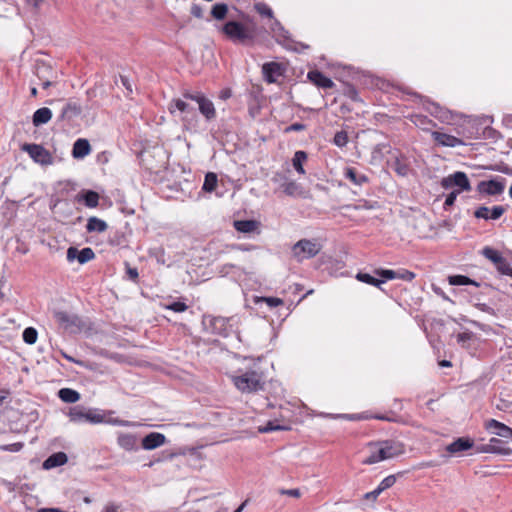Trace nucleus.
Here are the masks:
<instances>
[{"instance_id": "55", "label": "nucleus", "mask_w": 512, "mask_h": 512, "mask_svg": "<svg viewBox=\"0 0 512 512\" xmlns=\"http://www.w3.org/2000/svg\"><path fill=\"white\" fill-rule=\"evenodd\" d=\"M24 444L22 442H16L12 444L7 445H1L0 451H7V452H19L23 448Z\"/></svg>"}, {"instance_id": "26", "label": "nucleus", "mask_w": 512, "mask_h": 512, "mask_svg": "<svg viewBox=\"0 0 512 512\" xmlns=\"http://www.w3.org/2000/svg\"><path fill=\"white\" fill-rule=\"evenodd\" d=\"M99 194L94 190H83L76 196L78 202L84 203L88 208H95L99 204Z\"/></svg>"}, {"instance_id": "63", "label": "nucleus", "mask_w": 512, "mask_h": 512, "mask_svg": "<svg viewBox=\"0 0 512 512\" xmlns=\"http://www.w3.org/2000/svg\"><path fill=\"white\" fill-rule=\"evenodd\" d=\"M512 407V402L505 400L503 398H500L498 403L496 404V408L500 411H507Z\"/></svg>"}, {"instance_id": "35", "label": "nucleus", "mask_w": 512, "mask_h": 512, "mask_svg": "<svg viewBox=\"0 0 512 512\" xmlns=\"http://www.w3.org/2000/svg\"><path fill=\"white\" fill-rule=\"evenodd\" d=\"M282 191L291 197L300 196L302 194V187L294 180L289 179L281 184Z\"/></svg>"}, {"instance_id": "52", "label": "nucleus", "mask_w": 512, "mask_h": 512, "mask_svg": "<svg viewBox=\"0 0 512 512\" xmlns=\"http://www.w3.org/2000/svg\"><path fill=\"white\" fill-rule=\"evenodd\" d=\"M255 8H256V11L262 15V16H267L269 17L271 20L274 18L273 17V11L272 9L267 6L266 4L264 3H258L255 5Z\"/></svg>"}, {"instance_id": "42", "label": "nucleus", "mask_w": 512, "mask_h": 512, "mask_svg": "<svg viewBox=\"0 0 512 512\" xmlns=\"http://www.w3.org/2000/svg\"><path fill=\"white\" fill-rule=\"evenodd\" d=\"M217 183H218L217 175L213 172H208L205 175L202 190L205 192H212L217 187Z\"/></svg>"}, {"instance_id": "56", "label": "nucleus", "mask_w": 512, "mask_h": 512, "mask_svg": "<svg viewBox=\"0 0 512 512\" xmlns=\"http://www.w3.org/2000/svg\"><path fill=\"white\" fill-rule=\"evenodd\" d=\"M460 194V191H452L450 192L447 196H446V199H445V202H444V209L447 210L449 207L453 206L456 199H457V196Z\"/></svg>"}, {"instance_id": "3", "label": "nucleus", "mask_w": 512, "mask_h": 512, "mask_svg": "<svg viewBox=\"0 0 512 512\" xmlns=\"http://www.w3.org/2000/svg\"><path fill=\"white\" fill-rule=\"evenodd\" d=\"M233 383L242 393H254L264 389L265 381L262 373L249 370L245 373L234 376Z\"/></svg>"}, {"instance_id": "34", "label": "nucleus", "mask_w": 512, "mask_h": 512, "mask_svg": "<svg viewBox=\"0 0 512 512\" xmlns=\"http://www.w3.org/2000/svg\"><path fill=\"white\" fill-rule=\"evenodd\" d=\"M308 154L303 150H298L292 158V166L299 174H305L304 163L307 161Z\"/></svg>"}, {"instance_id": "8", "label": "nucleus", "mask_w": 512, "mask_h": 512, "mask_svg": "<svg viewBox=\"0 0 512 512\" xmlns=\"http://www.w3.org/2000/svg\"><path fill=\"white\" fill-rule=\"evenodd\" d=\"M54 319L64 330L70 333H76L83 327V322L78 315L66 311H55Z\"/></svg>"}, {"instance_id": "51", "label": "nucleus", "mask_w": 512, "mask_h": 512, "mask_svg": "<svg viewBox=\"0 0 512 512\" xmlns=\"http://www.w3.org/2000/svg\"><path fill=\"white\" fill-rule=\"evenodd\" d=\"M396 482V476L395 475H388L385 477L377 486L382 492L391 488Z\"/></svg>"}, {"instance_id": "23", "label": "nucleus", "mask_w": 512, "mask_h": 512, "mask_svg": "<svg viewBox=\"0 0 512 512\" xmlns=\"http://www.w3.org/2000/svg\"><path fill=\"white\" fill-rule=\"evenodd\" d=\"M343 175L345 179L356 186H363L369 182L368 176L354 167H346L343 171Z\"/></svg>"}, {"instance_id": "18", "label": "nucleus", "mask_w": 512, "mask_h": 512, "mask_svg": "<svg viewBox=\"0 0 512 512\" xmlns=\"http://www.w3.org/2000/svg\"><path fill=\"white\" fill-rule=\"evenodd\" d=\"M117 444L123 450L128 452L137 451L139 449L138 438L135 434L132 433L118 432Z\"/></svg>"}, {"instance_id": "21", "label": "nucleus", "mask_w": 512, "mask_h": 512, "mask_svg": "<svg viewBox=\"0 0 512 512\" xmlns=\"http://www.w3.org/2000/svg\"><path fill=\"white\" fill-rule=\"evenodd\" d=\"M307 77L314 85H316L319 88L331 89L335 85L330 78H328L319 70L309 71Z\"/></svg>"}, {"instance_id": "48", "label": "nucleus", "mask_w": 512, "mask_h": 512, "mask_svg": "<svg viewBox=\"0 0 512 512\" xmlns=\"http://www.w3.org/2000/svg\"><path fill=\"white\" fill-rule=\"evenodd\" d=\"M333 143L334 145H336L337 147H345L348 143V134L346 131L344 130H341V131H338L335 133L334 135V138H333Z\"/></svg>"}, {"instance_id": "24", "label": "nucleus", "mask_w": 512, "mask_h": 512, "mask_svg": "<svg viewBox=\"0 0 512 512\" xmlns=\"http://www.w3.org/2000/svg\"><path fill=\"white\" fill-rule=\"evenodd\" d=\"M67 461H68L67 454L60 451V452H56V453H53L50 456H48L44 460L42 467L45 470H50V469H53V468H56V467L66 464Z\"/></svg>"}, {"instance_id": "45", "label": "nucleus", "mask_w": 512, "mask_h": 512, "mask_svg": "<svg viewBox=\"0 0 512 512\" xmlns=\"http://www.w3.org/2000/svg\"><path fill=\"white\" fill-rule=\"evenodd\" d=\"M22 337L25 343L32 345L37 341L38 332L33 327H27L24 329Z\"/></svg>"}, {"instance_id": "28", "label": "nucleus", "mask_w": 512, "mask_h": 512, "mask_svg": "<svg viewBox=\"0 0 512 512\" xmlns=\"http://www.w3.org/2000/svg\"><path fill=\"white\" fill-rule=\"evenodd\" d=\"M489 442L492 454H498L502 456H510L512 454V449L508 446L506 441L493 437L489 440Z\"/></svg>"}, {"instance_id": "13", "label": "nucleus", "mask_w": 512, "mask_h": 512, "mask_svg": "<svg viewBox=\"0 0 512 512\" xmlns=\"http://www.w3.org/2000/svg\"><path fill=\"white\" fill-rule=\"evenodd\" d=\"M95 258V253L90 247L78 250L76 247H69L67 250V260L72 262L77 260L80 264H85Z\"/></svg>"}, {"instance_id": "20", "label": "nucleus", "mask_w": 512, "mask_h": 512, "mask_svg": "<svg viewBox=\"0 0 512 512\" xmlns=\"http://www.w3.org/2000/svg\"><path fill=\"white\" fill-rule=\"evenodd\" d=\"M432 138L438 145L445 147H456L459 145H464V142L461 139L453 135H449L438 131L432 132Z\"/></svg>"}, {"instance_id": "27", "label": "nucleus", "mask_w": 512, "mask_h": 512, "mask_svg": "<svg viewBox=\"0 0 512 512\" xmlns=\"http://www.w3.org/2000/svg\"><path fill=\"white\" fill-rule=\"evenodd\" d=\"M91 152V145L87 139H77L72 148V156L75 159H82Z\"/></svg>"}, {"instance_id": "59", "label": "nucleus", "mask_w": 512, "mask_h": 512, "mask_svg": "<svg viewBox=\"0 0 512 512\" xmlns=\"http://www.w3.org/2000/svg\"><path fill=\"white\" fill-rule=\"evenodd\" d=\"M473 335L474 334L471 331H466V332L459 333L457 335V342L459 344L464 345L467 341H470L472 339Z\"/></svg>"}, {"instance_id": "60", "label": "nucleus", "mask_w": 512, "mask_h": 512, "mask_svg": "<svg viewBox=\"0 0 512 512\" xmlns=\"http://www.w3.org/2000/svg\"><path fill=\"white\" fill-rule=\"evenodd\" d=\"M306 129V125L302 123H293L284 129L285 133L298 132Z\"/></svg>"}, {"instance_id": "14", "label": "nucleus", "mask_w": 512, "mask_h": 512, "mask_svg": "<svg viewBox=\"0 0 512 512\" xmlns=\"http://www.w3.org/2000/svg\"><path fill=\"white\" fill-rule=\"evenodd\" d=\"M378 446L383 447L387 460L397 457L405 451L403 443L394 439L378 441Z\"/></svg>"}, {"instance_id": "1", "label": "nucleus", "mask_w": 512, "mask_h": 512, "mask_svg": "<svg viewBox=\"0 0 512 512\" xmlns=\"http://www.w3.org/2000/svg\"><path fill=\"white\" fill-rule=\"evenodd\" d=\"M195 94V91L186 90L179 98H173L168 103V111L172 115H178L187 130H195L198 126V114L196 112V104L188 95Z\"/></svg>"}, {"instance_id": "37", "label": "nucleus", "mask_w": 512, "mask_h": 512, "mask_svg": "<svg viewBox=\"0 0 512 512\" xmlns=\"http://www.w3.org/2000/svg\"><path fill=\"white\" fill-rule=\"evenodd\" d=\"M448 282L452 286H465V285H474L476 287H479L480 284L476 282L475 280L469 278L466 275H450L448 277Z\"/></svg>"}, {"instance_id": "9", "label": "nucleus", "mask_w": 512, "mask_h": 512, "mask_svg": "<svg viewBox=\"0 0 512 512\" xmlns=\"http://www.w3.org/2000/svg\"><path fill=\"white\" fill-rule=\"evenodd\" d=\"M22 150L27 152L34 162L41 165L53 164V156L51 153L39 144H24Z\"/></svg>"}, {"instance_id": "62", "label": "nucleus", "mask_w": 512, "mask_h": 512, "mask_svg": "<svg viewBox=\"0 0 512 512\" xmlns=\"http://www.w3.org/2000/svg\"><path fill=\"white\" fill-rule=\"evenodd\" d=\"M279 493L281 495H287V496H291V497H295V498H299L301 496V492L297 488H295V489H280Z\"/></svg>"}, {"instance_id": "33", "label": "nucleus", "mask_w": 512, "mask_h": 512, "mask_svg": "<svg viewBox=\"0 0 512 512\" xmlns=\"http://www.w3.org/2000/svg\"><path fill=\"white\" fill-rule=\"evenodd\" d=\"M259 222L253 219L237 220L234 222V228L240 233H251L258 228Z\"/></svg>"}, {"instance_id": "57", "label": "nucleus", "mask_w": 512, "mask_h": 512, "mask_svg": "<svg viewBox=\"0 0 512 512\" xmlns=\"http://www.w3.org/2000/svg\"><path fill=\"white\" fill-rule=\"evenodd\" d=\"M261 300L265 302L269 307H277L283 304V300L277 297H262Z\"/></svg>"}, {"instance_id": "40", "label": "nucleus", "mask_w": 512, "mask_h": 512, "mask_svg": "<svg viewBox=\"0 0 512 512\" xmlns=\"http://www.w3.org/2000/svg\"><path fill=\"white\" fill-rule=\"evenodd\" d=\"M391 168L402 177H405L409 173L408 164L400 157L395 156L394 161L391 163Z\"/></svg>"}, {"instance_id": "36", "label": "nucleus", "mask_w": 512, "mask_h": 512, "mask_svg": "<svg viewBox=\"0 0 512 512\" xmlns=\"http://www.w3.org/2000/svg\"><path fill=\"white\" fill-rule=\"evenodd\" d=\"M58 397L65 403H76L80 399V393L71 388H61L58 391Z\"/></svg>"}, {"instance_id": "44", "label": "nucleus", "mask_w": 512, "mask_h": 512, "mask_svg": "<svg viewBox=\"0 0 512 512\" xmlns=\"http://www.w3.org/2000/svg\"><path fill=\"white\" fill-rule=\"evenodd\" d=\"M289 430L288 426L276 424L275 421H268L265 426L259 427L260 433Z\"/></svg>"}, {"instance_id": "12", "label": "nucleus", "mask_w": 512, "mask_h": 512, "mask_svg": "<svg viewBox=\"0 0 512 512\" xmlns=\"http://www.w3.org/2000/svg\"><path fill=\"white\" fill-rule=\"evenodd\" d=\"M286 67L279 62H267L262 65V74L264 80L269 83H276L279 77L284 76Z\"/></svg>"}, {"instance_id": "53", "label": "nucleus", "mask_w": 512, "mask_h": 512, "mask_svg": "<svg viewBox=\"0 0 512 512\" xmlns=\"http://www.w3.org/2000/svg\"><path fill=\"white\" fill-rule=\"evenodd\" d=\"M490 208L487 206H479L474 211V217L477 219L489 220Z\"/></svg>"}, {"instance_id": "7", "label": "nucleus", "mask_w": 512, "mask_h": 512, "mask_svg": "<svg viewBox=\"0 0 512 512\" xmlns=\"http://www.w3.org/2000/svg\"><path fill=\"white\" fill-rule=\"evenodd\" d=\"M188 97L192 98V101L198 107L199 113L203 115L207 122L213 121L216 116V109L213 102L207 98L204 93L200 91H195V94L188 95Z\"/></svg>"}, {"instance_id": "50", "label": "nucleus", "mask_w": 512, "mask_h": 512, "mask_svg": "<svg viewBox=\"0 0 512 512\" xmlns=\"http://www.w3.org/2000/svg\"><path fill=\"white\" fill-rule=\"evenodd\" d=\"M506 212V208L502 205H495L490 208L489 220H498Z\"/></svg>"}, {"instance_id": "30", "label": "nucleus", "mask_w": 512, "mask_h": 512, "mask_svg": "<svg viewBox=\"0 0 512 512\" xmlns=\"http://www.w3.org/2000/svg\"><path fill=\"white\" fill-rule=\"evenodd\" d=\"M35 75L39 80L47 79V78H53L54 77V71L48 63L45 61L39 60L35 64Z\"/></svg>"}, {"instance_id": "15", "label": "nucleus", "mask_w": 512, "mask_h": 512, "mask_svg": "<svg viewBox=\"0 0 512 512\" xmlns=\"http://www.w3.org/2000/svg\"><path fill=\"white\" fill-rule=\"evenodd\" d=\"M485 428L492 434H495V435L505 438V439L512 440V428L498 420H495V419L487 420L485 422Z\"/></svg>"}, {"instance_id": "25", "label": "nucleus", "mask_w": 512, "mask_h": 512, "mask_svg": "<svg viewBox=\"0 0 512 512\" xmlns=\"http://www.w3.org/2000/svg\"><path fill=\"white\" fill-rule=\"evenodd\" d=\"M270 30L273 37L279 44H285L289 41V32L283 27V25L275 18L271 20Z\"/></svg>"}, {"instance_id": "11", "label": "nucleus", "mask_w": 512, "mask_h": 512, "mask_svg": "<svg viewBox=\"0 0 512 512\" xmlns=\"http://www.w3.org/2000/svg\"><path fill=\"white\" fill-rule=\"evenodd\" d=\"M505 182L506 180L504 178L483 180L478 183L476 190L480 194L497 196L504 192Z\"/></svg>"}, {"instance_id": "10", "label": "nucleus", "mask_w": 512, "mask_h": 512, "mask_svg": "<svg viewBox=\"0 0 512 512\" xmlns=\"http://www.w3.org/2000/svg\"><path fill=\"white\" fill-rule=\"evenodd\" d=\"M440 184L444 189H450V188L456 186L459 188L457 191H460V193L462 191H470L471 190L470 181H469L466 173H464L462 171H456L455 173L442 178Z\"/></svg>"}, {"instance_id": "17", "label": "nucleus", "mask_w": 512, "mask_h": 512, "mask_svg": "<svg viewBox=\"0 0 512 512\" xmlns=\"http://www.w3.org/2000/svg\"><path fill=\"white\" fill-rule=\"evenodd\" d=\"M82 113V107L79 102L70 99L62 108L59 119L67 122L73 121Z\"/></svg>"}, {"instance_id": "41", "label": "nucleus", "mask_w": 512, "mask_h": 512, "mask_svg": "<svg viewBox=\"0 0 512 512\" xmlns=\"http://www.w3.org/2000/svg\"><path fill=\"white\" fill-rule=\"evenodd\" d=\"M355 278L360 282H363V283H366V284H369V285H372V286H375L378 288H380L381 284L384 283V280L375 278L374 276H372L371 274L366 273V272H358L356 274Z\"/></svg>"}, {"instance_id": "43", "label": "nucleus", "mask_w": 512, "mask_h": 512, "mask_svg": "<svg viewBox=\"0 0 512 512\" xmlns=\"http://www.w3.org/2000/svg\"><path fill=\"white\" fill-rule=\"evenodd\" d=\"M481 254L487 258L488 260H490L494 265L498 263V261L502 258V254L490 247V246H485L482 251H481Z\"/></svg>"}, {"instance_id": "39", "label": "nucleus", "mask_w": 512, "mask_h": 512, "mask_svg": "<svg viewBox=\"0 0 512 512\" xmlns=\"http://www.w3.org/2000/svg\"><path fill=\"white\" fill-rule=\"evenodd\" d=\"M210 14L215 20H224L228 14V5L226 3H216L212 6Z\"/></svg>"}, {"instance_id": "61", "label": "nucleus", "mask_w": 512, "mask_h": 512, "mask_svg": "<svg viewBox=\"0 0 512 512\" xmlns=\"http://www.w3.org/2000/svg\"><path fill=\"white\" fill-rule=\"evenodd\" d=\"M474 306L482 311V312H485V313H488L490 315H495V310L494 308H492L491 306L485 304V303H475Z\"/></svg>"}, {"instance_id": "22", "label": "nucleus", "mask_w": 512, "mask_h": 512, "mask_svg": "<svg viewBox=\"0 0 512 512\" xmlns=\"http://www.w3.org/2000/svg\"><path fill=\"white\" fill-rule=\"evenodd\" d=\"M474 447V441L469 437H459L450 443L446 450L451 454L467 451Z\"/></svg>"}, {"instance_id": "49", "label": "nucleus", "mask_w": 512, "mask_h": 512, "mask_svg": "<svg viewBox=\"0 0 512 512\" xmlns=\"http://www.w3.org/2000/svg\"><path fill=\"white\" fill-rule=\"evenodd\" d=\"M374 273L381 277V280L387 281V280H393L396 279V271L391 269H383L379 268L374 271Z\"/></svg>"}, {"instance_id": "47", "label": "nucleus", "mask_w": 512, "mask_h": 512, "mask_svg": "<svg viewBox=\"0 0 512 512\" xmlns=\"http://www.w3.org/2000/svg\"><path fill=\"white\" fill-rule=\"evenodd\" d=\"M494 266L496 270L502 275L509 276L511 273L512 267L510 266L508 260L503 256Z\"/></svg>"}, {"instance_id": "58", "label": "nucleus", "mask_w": 512, "mask_h": 512, "mask_svg": "<svg viewBox=\"0 0 512 512\" xmlns=\"http://www.w3.org/2000/svg\"><path fill=\"white\" fill-rule=\"evenodd\" d=\"M288 180H289V178H288L284 173H282V172H276V173L273 175V177L271 178V181H272L273 183L278 184L280 189H281V184H282L283 182L288 181Z\"/></svg>"}, {"instance_id": "16", "label": "nucleus", "mask_w": 512, "mask_h": 512, "mask_svg": "<svg viewBox=\"0 0 512 512\" xmlns=\"http://www.w3.org/2000/svg\"><path fill=\"white\" fill-rule=\"evenodd\" d=\"M367 446L369 448L370 454L362 460V464L372 465L387 460L383 447L378 446V441L369 442Z\"/></svg>"}, {"instance_id": "46", "label": "nucleus", "mask_w": 512, "mask_h": 512, "mask_svg": "<svg viewBox=\"0 0 512 512\" xmlns=\"http://www.w3.org/2000/svg\"><path fill=\"white\" fill-rule=\"evenodd\" d=\"M164 308L176 313H182L188 309V306L185 302L178 300L165 304Z\"/></svg>"}, {"instance_id": "19", "label": "nucleus", "mask_w": 512, "mask_h": 512, "mask_svg": "<svg viewBox=\"0 0 512 512\" xmlns=\"http://www.w3.org/2000/svg\"><path fill=\"white\" fill-rule=\"evenodd\" d=\"M167 441L166 436L159 432H150L141 440L142 448L145 450H154Z\"/></svg>"}, {"instance_id": "6", "label": "nucleus", "mask_w": 512, "mask_h": 512, "mask_svg": "<svg viewBox=\"0 0 512 512\" xmlns=\"http://www.w3.org/2000/svg\"><path fill=\"white\" fill-rule=\"evenodd\" d=\"M68 416L73 423H91L99 424L104 422V415L98 409H86L81 405L73 406L69 409Z\"/></svg>"}, {"instance_id": "31", "label": "nucleus", "mask_w": 512, "mask_h": 512, "mask_svg": "<svg viewBox=\"0 0 512 512\" xmlns=\"http://www.w3.org/2000/svg\"><path fill=\"white\" fill-rule=\"evenodd\" d=\"M391 152V147L388 143H378L376 144L371 152V162H380L384 159L385 154Z\"/></svg>"}, {"instance_id": "4", "label": "nucleus", "mask_w": 512, "mask_h": 512, "mask_svg": "<svg viewBox=\"0 0 512 512\" xmlns=\"http://www.w3.org/2000/svg\"><path fill=\"white\" fill-rule=\"evenodd\" d=\"M220 31L232 42L237 44H247L254 39L253 32L236 20L227 21Z\"/></svg>"}, {"instance_id": "32", "label": "nucleus", "mask_w": 512, "mask_h": 512, "mask_svg": "<svg viewBox=\"0 0 512 512\" xmlns=\"http://www.w3.org/2000/svg\"><path fill=\"white\" fill-rule=\"evenodd\" d=\"M107 228H108L107 223L100 218L92 216V217L88 218V220H87L86 230L89 233H91V232L102 233V232L106 231Z\"/></svg>"}, {"instance_id": "38", "label": "nucleus", "mask_w": 512, "mask_h": 512, "mask_svg": "<svg viewBox=\"0 0 512 512\" xmlns=\"http://www.w3.org/2000/svg\"><path fill=\"white\" fill-rule=\"evenodd\" d=\"M427 111L432 115L434 116L435 118L441 120V121H446L449 119L448 117V114H449V111L442 108L439 104L437 103H434V102H429L428 103V106L426 107Z\"/></svg>"}, {"instance_id": "5", "label": "nucleus", "mask_w": 512, "mask_h": 512, "mask_svg": "<svg viewBox=\"0 0 512 512\" xmlns=\"http://www.w3.org/2000/svg\"><path fill=\"white\" fill-rule=\"evenodd\" d=\"M322 245L317 239H300L291 248V255L293 259L302 263L305 260L311 259L319 254Z\"/></svg>"}, {"instance_id": "2", "label": "nucleus", "mask_w": 512, "mask_h": 512, "mask_svg": "<svg viewBox=\"0 0 512 512\" xmlns=\"http://www.w3.org/2000/svg\"><path fill=\"white\" fill-rule=\"evenodd\" d=\"M238 320L236 317L204 316L203 325L212 334L228 337L237 330Z\"/></svg>"}, {"instance_id": "29", "label": "nucleus", "mask_w": 512, "mask_h": 512, "mask_svg": "<svg viewBox=\"0 0 512 512\" xmlns=\"http://www.w3.org/2000/svg\"><path fill=\"white\" fill-rule=\"evenodd\" d=\"M52 118V111L47 107L37 109L32 116V123L35 127L47 124Z\"/></svg>"}, {"instance_id": "64", "label": "nucleus", "mask_w": 512, "mask_h": 512, "mask_svg": "<svg viewBox=\"0 0 512 512\" xmlns=\"http://www.w3.org/2000/svg\"><path fill=\"white\" fill-rule=\"evenodd\" d=\"M381 493L382 491L376 487L373 491L367 492L364 495V499L368 501H375Z\"/></svg>"}, {"instance_id": "54", "label": "nucleus", "mask_w": 512, "mask_h": 512, "mask_svg": "<svg viewBox=\"0 0 512 512\" xmlns=\"http://www.w3.org/2000/svg\"><path fill=\"white\" fill-rule=\"evenodd\" d=\"M415 278V273L406 269H400L396 271V279H401L404 281H412Z\"/></svg>"}]
</instances>
